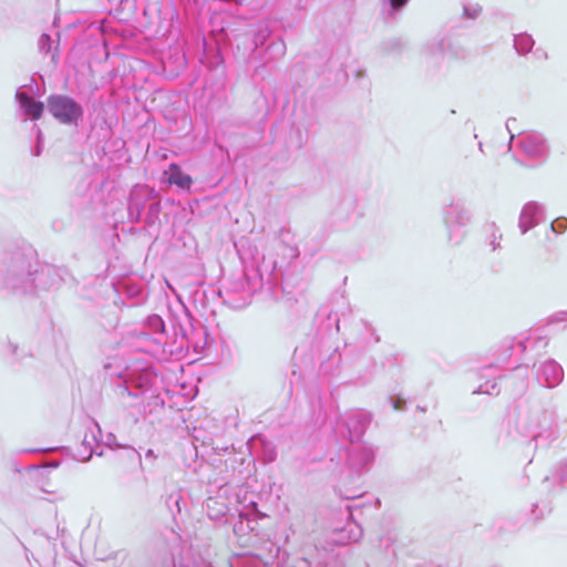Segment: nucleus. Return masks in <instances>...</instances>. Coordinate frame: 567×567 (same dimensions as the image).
<instances>
[{
  "mask_svg": "<svg viewBox=\"0 0 567 567\" xmlns=\"http://www.w3.org/2000/svg\"><path fill=\"white\" fill-rule=\"evenodd\" d=\"M48 110L62 124H78L82 117V107L65 95H51L48 99Z\"/></svg>",
  "mask_w": 567,
  "mask_h": 567,
  "instance_id": "1",
  "label": "nucleus"
},
{
  "mask_svg": "<svg viewBox=\"0 0 567 567\" xmlns=\"http://www.w3.org/2000/svg\"><path fill=\"white\" fill-rule=\"evenodd\" d=\"M35 482L43 493L52 494L55 492L58 474L54 470L40 471L37 474Z\"/></svg>",
  "mask_w": 567,
  "mask_h": 567,
  "instance_id": "2",
  "label": "nucleus"
},
{
  "mask_svg": "<svg viewBox=\"0 0 567 567\" xmlns=\"http://www.w3.org/2000/svg\"><path fill=\"white\" fill-rule=\"evenodd\" d=\"M18 97L21 106L25 111V114L29 115L32 120H39L42 116L44 110L42 102L34 101L25 93H20Z\"/></svg>",
  "mask_w": 567,
  "mask_h": 567,
  "instance_id": "3",
  "label": "nucleus"
},
{
  "mask_svg": "<svg viewBox=\"0 0 567 567\" xmlns=\"http://www.w3.org/2000/svg\"><path fill=\"white\" fill-rule=\"evenodd\" d=\"M168 173V182L171 184H174L183 189H189L193 179L189 175L185 174L178 165L171 164Z\"/></svg>",
  "mask_w": 567,
  "mask_h": 567,
  "instance_id": "4",
  "label": "nucleus"
},
{
  "mask_svg": "<svg viewBox=\"0 0 567 567\" xmlns=\"http://www.w3.org/2000/svg\"><path fill=\"white\" fill-rule=\"evenodd\" d=\"M408 0H390L391 7L393 9H399L406 3Z\"/></svg>",
  "mask_w": 567,
  "mask_h": 567,
  "instance_id": "5",
  "label": "nucleus"
}]
</instances>
